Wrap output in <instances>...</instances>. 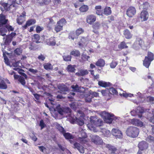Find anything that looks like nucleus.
I'll list each match as a JSON object with an SVG mask.
<instances>
[{"label": "nucleus", "instance_id": "0eeeda50", "mask_svg": "<svg viewBox=\"0 0 154 154\" xmlns=\"http://www.w3.org/2000/svg\"><path fill=\"white\" fill-rule=\"evenodd\" d=\"M144 112L143 109L141 107H138L137 110H133L131 112V115L133 116L138 115L139 118H141L142 115L141 114Z\"/></svg>", "mask_w": 154, "mask_h": 154}, {"label": "nucleus", "instance_id": "4c0bfd02", "mask_svg": "<svg viewBox=\"0 0 154 154\" xmlns=\"http://www.w3.org/2000/svg\"><path fill=\"white\" fill-rule=\"evenodd\" d=\"M44 67L46 70H51L53 68L52 65L51 63H48L44 64Z\"/></svg>", "mask_w": 154, "mask_h": 154}, {"label": "nucleus", "instance_id": "4be33fe9", "mask_svg": "<svg viewBox=\"0 0 154 154\" xmlns=\"http://www.w3.org/2000/svg\"><path fill=\"white\" fill-rule=\"evenodd\" d=\"M105 64V60L102 59H100L96 62V65L97 66L102 67H103Z\"/></svg>", "mask_w": 154, "mask_h": 154}, {"label": "nucleus", "instance_id": "f8f14e48", "mask_svg": "<svg viewBox=\"0 0 154 154\" xmlns=\"http://www.w3.org/2000/svg\"><path fill=\"white\" fill-rule=\"evenodd\" d=\"M136 13L135 8L133 7L129 8L127 10L126 14L129 17H132Z\"/></svg>", "mask_w": 154, "mask_h": 154}, {"label": "nucleus", "instance_id": "f3484780", "mask_svg": "<svg viewBox=\"0 0 154 154\" xmlns=\"http://www.w3.org/2000/svg\"><path fill=\"white\" fill-rule=\"evenodd\" d=\"M138 147L141 150L146 149L148 147V144L145 141L140 142L138 145Z\"/></svg>", "mask_w": 154, "mask_h": 154}, {"label": "nucleus", "instance_id": "58836bf2", "mask_svg": "<svg viewBox=\"0 0 154 154\" xmlns=\"http://www.w3.org/2000/svg\"><path fill=\"white\" fill-rule=\"evenodd\" d=\"M118 64V62L114 60H112L109 64L110 67L111 69L115 68Z\"/></svg>", "mask_w": 154, "mask_h": 154}, {"label": "nucleus", "instance_id": "c85d7f7f", "mask_svg": "<svg viewBox=\"0 0 154 154\" xmlns=\"http://www.w3.org/2000/svg\"><path fill=\"white\" fill-rule=\"evenodd\" d=\"M124 34L125 38L127 39L130 38L132 37V35L130 31L128 29L124 31Z\"/></svg>", "mask_w": 154, "mask_h": 154}, {"label": "nucleus", "instance_id": "1a4fd4ad", "mask_svg": "<svg viewBox=\"0 0 154 154\" xmlns=\"http://www.w3.org/2000/svg\"><path fill=\"white\" fill-rule=\"evenodd\" d=\"M149 14L148 12L145 10L142 11L141 12L140 18L142 22L146 21L149 18Z\"/></svg>", "mask_w": 154, "mask_h": 154}, {"label": "nucleus", "instance_id": "aec40b11", "mask_svg": "<svg viewBox=\"0 0 154 154\" xmlns=\"http://www.w3.org/2000/svg\"><path fill=\"white\" fill-rule=\"evenodd\" d=\"M150 60L148 59L147 56H146L145 59L143 61V65L147 68H149L151 62Z\"/></svg>", "mask_w": 154, "mask_h": 154}, {"label": "nucleus", "instance_id": "423d86ee", "mask_svg": "<svg viewBox=\"0 0 154 154\" xmlns=\"http://www.w3.org/2000/svg\"><path fill=\"white\" fill-rule=\"evenodd\" d=\"M149 45V43L148 42L146 41L145 42L141 39H140L134 43L133 47L136 49L139 48V46L141 47L143 49H144L148 47Z\"/></svg>", "mask_w": 154, "mask_h": 154}, {"label": "nucleus", "instance_id": "5701e85b", "mask_svg": "<svg viewBox=\"0 0 154 154\" xmlns=\"http://www.w3.org/2000/svg\"><path fill=\"white\" fill-rule=\"evenodd\" d=\"M130 44L129 43H125L124 42H121V43L118 45V48L121 50L122 49L126 48H128V45Z\"/></svg>", "mask_w": 154, "mask_h": 154}, {"label": "nucleus", "instance_id": "864d4df0", "mask_svg": "<svg viewBox=\"0 0 154 154\" xmlns=\"http://www.w3.org/2000/svg\"><path fill=\"white\" fill-rule=\"evenodd\" d=\"M62 29L63 27H62V26L58 25L56 26L54 28V30L56 32H57L60 31L62 30Z\"/></svg>", "mask_w": 154, "mask_h": 154}, {"label": "nucleus", "instance_id": "412c9836", "mask_svg": "<svg viewBox=\"0 0 154 154\" xmlns=\"http://www.w3.org/2000/svg\"><path fill=\"white\" fill-rule=\"evenodd\" d=\"M100 24L99 22H97L93 26V27L94 29L93 31L95 33L98 34V32L96 30L100 29Z\"/></svg>", "mask_w": 154, "mask_h": 154}, {"label": "nucleus", "instance_id": "13d9d810", "mask_svg": "<svg viewBox=\"0 0 154 154\" xmlns=\"http://www.w3.org/2000/svg\"><path fill=\"white\" fill-rule=\"evenodd\" d=\"M80 153H84L85 152V149L84 147L81 145L79 146L78 147V148L77 149Z\"/></svg>", "mask_w": 154, "mask_h": 154}, {"label": "nucleus", "instance_id": "774afa93", "mask_svg": "<svg viewBox=\"0 0 154 154\" xmlns=\"http://www.w3.org/2000/svg\"><path fill=\"white\" fill-rule=\"evenodd\" d=\"M43 29V28L42 27H41L39 26H37L36 29V32L37 33L39 32L40 31H42Z\"/></svg>", "mask_w": 154, "mask_h": 154}, {"label": "nucleus", "instance_id": "6e6552de", "mask_svg": "<svg viewBox=\"0 0 154 154\" xmlns=\"http://www.w3.org/2000/svg\"><path fill=\"white\" fill-rule=\"evenodd\" d=\"M89 41V39L87 37H82L81 41L79 42L78 45L79 47L82 48L83 47L86 46Z\"/></svg>", "mask_w": 154, "mask_h": 154}, {"label": "nucleus", "instance_id": "49530a36", "mask_svg": "<svg viewBox=\"0 0 154 154\" xmlns=\"http://www.w3.org/2000/svg\"><path fill=\"white\" fill-rule=\"evenodd\" d=\"M70 54L75 56L78 57L80 56V53L79 51L75 50L71 51Z\"/></svg>", "mask_w": 154, "mask_h": 154}, {"label": "nucleus", "instance_id": "b1692460", "mask_svg": "<svg viewBox=\"0 0 154 154\" xmlns=\"http://www.w3.org/2000/svg\"><path fill=\"white\" fill-rule=\"evenodd\" d=\"M8 20L6 19L5 16L1 14H0V23L5 24L7 22Z\"/></svg>", "mask_w": 154, "mask_h": 154}, {"label": "nucleus", "instance_id": "6ab92c4d", "mask_svg": "<svg viewBox=\"0 0 154 154\" xmlns=\"http://www.w3.org/2000/svg\"><path fill=\"white\" fill-rule=\"evenodd\" d=\"M59 89L61 91V93L66 94L64 92L67 91H69L68 88L65 85H60L58 86Z\"/></svg>", "mask_w": 154, "mask_h": 154}, {"label": "nucleus", "instance_id": "bb28decb", "mask_svg": "<svg viewBox=\"0 0 154 154\" xmlns=\"http://www.w3.org/2000/svg\"><path fill=\"white\" fill-rule=\"evenodd\" d=\"M98 85L100 86L103 87H106L109 86V83L102 81H99Z\"/></svg>", "mask_w": 154, "mask_h": 154}, {"label": "nucleus", "instance_id": "f704fd0d", "mask_svg": "<svg viewBox=\"0 0 154 154\" xmlns=\"http://www.w3.org/2000/svg\"><path fill=\"white\" fill-rule=\"evenodd\" d=\"M66 139H73L74 137L71 134L69 133H65L63 134Z\"/></svg>", "mask_w": 154, "mask_h": 154}, {"label": "nucleus", "instance_id": "79ce46f5", "mask_svg": "<svg viewBox=\"0 0 154 154\" xmlns=\"http://www.w3.org/2000/svg\"><path fill=\"white\" fill-rule=\"evenodd\" d=\"M19 62L17 61L16 63H13V66L15 67L14 69L16 71H17L18 73H19Z\"/></svg>", "mask_w": 154, "mask_h": 154}, {"label": "nucleus", "instance_id": "72a5a7b5", "mask_svg": "<svg viewBox=\"0 0 154 154\" xmlns=\"http://www.w3.org/2000/svg\"><path fill=\"white\" fill-rule=\"evenodd\" d=\"M76 33L73 32H71L69 34L68 38L70 39L73 40L75 38H76Z\"/></svg>", "mask_w": 154, "mask_h": 154}, {"label": "nucleus", "instance_id": "69168bd1", "mask_svg": "<svg viewBox=\"0 0 154 154\" xmlns=\"http://www.w3.org/2000/svg\"><path fill=\"white\" fill-rule=\"evenodd\" d=\"M14 55L15 56L19 55V48H17L14 51Z\"/></svg>", "mask_w": 154, "mask_h": 154}, {"label": "nucleus", "instance_id": "9d476101", "mask_svg": "<svg viewBox=\"0 0 154 154\" xmlns=\"http://www.w3.org/2000/svg\"><path fill=\"white\" fill-rule=\"evenodd\" d=\"M112 133L117 138H121L122 137V134L121 131L117 128L112 129Z\"/></svg>", "mask_w": 154, "mask_h": 154}, {"label": "nucleus", "instance_id": "39448f33", "mask_svg": "<svg viewBox=\"0 0 154 154\" xmlns=\"http://www.w3.org/2000/svg\"><path fill=\"white\" fill-rule=\"evenodd\" d=\"M79 131H80L79 134L80 137H78V141L81 143H85L88 141L86 134L82 129L80 128Z\"/></svg>", "mask_w": 154, "mask_h": 154}, {"label": "nucleus", "instance_id": "680f3d73", "mask_svg": "<svg viewBox=\"0 0 154 154\" xmlns=\"http://www.w3.org/2000/svg\"><path fill=\"white\" fill-rule=\"evenodd\" d=\"M122 96L125 97H131L133 96V94L131 93H123L122 94Z\"/></svg>", "mask_w": 154, "mask_h": 154}, {"label": "nucleus", "instance_id": "2f4dec72", "mask_svg": "<svg viewBox=\"0 0 154 154\" xmlns=\"http://www.w3.org/2000/svg\"><path fill=\"white\" fill-rule=\"evenodd\" d=\"M12 39L11 35H7L5 42V44L6 45H8L11 42Z\"/></svg>", "mask_w": 154, "mask_h": 154}, {"label": "nucleus", "instance_id": "de8ad7c7", "mask_svg": "<svg viewBox=\"0 0 154 154\" xmlns=\"http://www.w3.org/2000/svg\"><path fill=\"white\" fill-rule=\"evenodd\" d=\"M36 22V21L35 19H31L28 20L27 22V25L28 26H29L32 24H34Z\"/></svg>", "mask_w": 154, "mask_h": 154}, {"label": "nucleus", "instance_id": "8fccbe9b", "mask_svg": "<svg viewBox=\"0 0 154 154\" xmlns=\"http://www.w3.org/2000/svg\"><path fill=\"white\" fill-rule=\"evenodd\" d=\"M84 32V31L81 28H79L75 31L76 35L77 36L79 35L80 34L83 33Z\"/></svg>", "mask_w": 154, "mask_h": 154}, {"label": "nucleus", "instance_id": "20e7f679", "mask_svg": "<svg viewBox=\"0 0 154 154\" xmlns=\"http://www.w3.org/2000/svg\"><path fill=\"white\" fill-rule=\"evenodd\" d=\"M139 130L137 127L130 126L128 128L126 131V134L127 136L132 137H137L139 134Z\"/></svg>", "mask_w": 154, "mask_h": 154}, {"label": "nucleus", "instance_id": "473e14b6", "mask_svg": "<svg viewBox=\"0 0 154 154\" xmlns=\"http://www.w3.org/2000/svg\"><path fill=\"white\" fill-rule=\"evenodd\" d=\"M102 132L103 133L104 136L107 137H109L111 135V133L110 131L109 130H106V129H104L102 130Z\"/></svg>", "mask_w": 154, "mask_h": 154}, {"label": "nucleus", "instance_id": "f03ea898", "mask_svg": "<svg viewBox=\"0 0 154 154\" xmlns=\"http://www.w3.org/2000/svg\"><path fill=\"white\" fill-rule=\"evenodd\" d=\"M18 1L19 0H9L8 2L9 3V2H11V5L7 3H2V7H1V10L2 11H9L12 7H17L19 5Z\"/></svg>", "mask_w": 154, "mask_h": 154}, {"label": "nucleus", "instance_id": "cd10ccee", "mask_svg": "<svg viewBox=\"0 0 154 154\" xmlns=\"http://www.w3.org/2000/svg\"><path fill=\"white\" fill-rule=\"evenodd\" d=\"M7 29L6 28V25L1 28H0V34L2 36H4L6 35L5 33L7 32Z\"/></svg>", "mask_w": 154, "mask_h": 154}, {"label": "nucleus", "instance_id": "dca6fc26", "mask_svg": "<svg viewBox=\"0 0 154 154\" xmlns=\"http://www.w3.org/2000/svg\"><path fill=\"white\" fill-rule=\"evenodd\" d=\"M96 20V17L93 15H91L87 16L86 21L87 23L90 24H92Z\"/></svg>", "mask_w": 154, "mask_h": 154}, {"label": "nucleus", "instance_id": "3c124183", "mask_svg": "<svg viewBox=\"0 0 154 154\" xmlns=\"http://www.w3.org/2000/svg\"><path fill=\"white\" fill-rule=\"evenodd\" d=\"M108 91L111 94H117V91L115 88H110Z\"/></svg>", "mask_w": 154, "mask_h": 154}, {"label": "nucleus", "instance_id": "a19ab883", "mask_svg": "<svg viewBox=\"0 0 154 154\" xmlns=\"http://www.w3.org/2000/svg\"><path fill=\"white\" fill-rule=\"evenodd\" d=\"M7 86L6 83L3 80H2L1 82H0V89H7Z\"/></svg>", "mask_w": 154, "mask_h": 154}, {"label": "nucleus", "instance_id": "0e129e2a", "mask_svg": "<svg viewBox=\"0 0 154 154\" xmlns=\"http://www.w3.org/2000/svg\"><path fill=\"white\" fill-rule=\"evenodd\" d=\"M102 94L103 96H106L109 93V91L108 90H102L101 91Z\"/></svg>", "mask_w": 154, "mask_h": 154}, {"label": "nucleus", "instance_id": "e433bc0d", "mask_svg": "<svg viewBox=\"0 0 154 154\" xmlns=\"http://www.w3.org/2000/svg\"><path fill=\"white\" fill-rule=\"evenodd\" d=\"M56 127L57 129L62 134H63L65 131L64 128L60 126V124L58 123L56 124Z\"/></svg>", "mask_w": 154, "mask_h": 154}, {"label": "nucleus", "instance_id": "9b49d317", "mask_svg": "<svg viewBox=\"0 0 154 154\" xmlns=\"http://www.w3.org/2000/svg\"><path fill=\"white\" fill-rule=\"evenodd\" d=\"M91 141L96 144H101L103 142L102 139L96 135L92 136L91 137Z\"/></svg>", "mask_w": 154, "mask_h": 154}, {"label": "nucleus", "instance_id": "c03bdc74", "mask_svg": "<svg viewBox=\"0 0 154 154\" xmlns=\"http://www.w3.org/2000/svg\"><path fill=\"white\" fill-rule=\"evenodd\" d=\"M75 65H69L67 67V69L68 71L71 72H74L75 69Z\"/></svg>", "mask_w": 154, "mask_h": 154}, {"label": "nucleus", "instance_id": "4d7b16f0", "mask_svg": "<svg viewBox=\"0 0 154 154\" xmlns=\"http://www.w3.org/2000/svg\"><path fill=\"white\" fill-rule=\"evenodd\" d=\"M71 87L73 89L74 91L79 92V87L77 85H72L71 86Z\"/></svg>", "mask_w": 154, "mask_h": 154}, {"label": "nucleus", "instance_id": "5fc2aeb1", "mask_svg": "<svg viewBox=\"0 0 154 154\" xmlns=\"http://www.w3.org/2000/svg\"><path fill=\"white\" fill-rule=\"evenodd\" d=\"M93 98V97L91 95H88L85 98V101L86 102L90 103L91 101V99Z\"/></svg>", "mask_w": 154, "mask_h": 154}, {"label": "nucleus", "instance_id": "338daca9", "mask_svg": "<svg viewBox=\"0 0 154 154\" xmlns=\"http://www.w3.org/2000/svg\"><path fill=\"white\" fill-rule=\"evenodd\" d=\"M38 59L42 61H44L45 58V57L42 54H41L38 57Z\"/></svg>", "mask_w": 154, "mask_h": 154}, {"label": "nucleus", "instance_id": "393cba45", "mask_svg": "<svg viewBox=\"0 0 154 154\" xmlns=\"http://www.w3.org/2000/svg\"><path fill=\"white\" fill-rule=\"evenodd\" d=\"M88 73V72L87 70H81L79 72L76 73V74L79 76H83Z\"/></svg>", "mask_w": 154, "mask_h": 154}, {"label": "nucleus", "instance_id": "a878e982", "mask_svg": "<svg viewBox=\"0 0 154 154\" xmlns=\"http://www.w3.org/2000/svg\"><path fill=\"white\" fill-rule=\"evenodd\" d=\"M106 147L110 150V152L111 153H115V152L116 150V149L115 147L110 144L106 145Z\"/></svg>", "mask_w": 154, "mask_h": 154}, {"label": "nucleus", "instance_id": "a18cd8bd", "mask_svg": "<svg viewBox=\"0 0 154 154\" xmlns=\"http://www.w3.org/2000/svg\"><path fill=\"white\" fill-rule=\"evenodd\" d=\"M69 141L71 143H73V148L74 149H76L78 148V147L81 145L80 144L77 142H75L73 143L72 141L71 140H70Z\"/></svg>", "mask_w": 154, "mask_h": 154}, {"label": "nucleus", "instance_id": "09e8293b", "mask_svg": "<svg viewBox=\"0 0 154 154\" xmlns=\"http://www.w3.org/2000/svg\"><path fill=\"white\" fill-rule=\"evenodd\" d=\"M27 58V57L25 55H21L20 56V61L22 60L23 61V63H26V60ZM21 63L22 64V61H21Z\"/></svg>", "mask_w": 154, "mask_h": 154}, {"label": "nucleus", "instance_id": "a211bd4d", "mask_svg": "<svg viewBox=\"0 0 154 154\" xmlns=\"http://www.w3.org/2000/svg\"><path fill=\"white\" fill-rule=\"evenodd\" d=\"M45 43L47 45H49L54 46L56 44V41L54 37H51L50 38L46 39Z\"/></svg>", "mask_w": 154, "mask_h": 154}, {"label": "nucleus", "instance_id": "603ef678", "mask_svg": "<svg viewBox=\"0 0 154 154\" xmlns=\"http://www.w3.org/2000/svg\"><path fill=\"white\" fill-rule=\"evenodd\" d=\"M147 141L151 143H154V137L151 136H149L146 139Z\"/></svg>", "mask_w": 154, "mask_h": 154}, {"label": "nucleus", "instance_id": "052dcab7", "mask_svg": "<svg viewBox=\"0 0 154 154\" xmlns=\"http://www.w3.org/2000/svg\"><path fill=\"white\" fill-rule=\"evenodd\" d=\"M6 28L7 29L8 31H13L14 30V28L11 26L9 25H6Z\"/></svg>", "mask_w": 154, "mask_h": 154}, {"label": "nucleus", "instance_id": "6e6d98bb", "mask_svg": "<svg viewBox=\"0 0 154 154\" xmlns=\"http://www.w3.org/2000/svg\"><path fill=\"white\" fill-rule=\"evenodd\" d=\"M63 60L66 61H70L72 58L71 56L69 55L63 56Z\"/></svg>", "mask_w": 154, "mask_h": 154}, {"label": "nucleus", "instance_id": "c9c22d12", "mask_svg": "<svg viewBox=\"0 0 154 154\" xmlns=\"http://www.w3.org/2000/svg\"><path fill=\"white\" fill-rule=\"evenodd\" d=\"M66 21L64 19L62 18L59 21H58L57 23V25L61 26L63 27V26L66 24Z\"/></svg>", "mask_w": 154, "mask_h": 154}, {"label": "nucleus", "instance_id": "37998d69", "mask_svg": "<svg viewBox=\"0 0 154 154\" xmlns=\"http://www.w3.org/2000/svg\"><path fill=\"white\" fill-rule=\"evenodd\" d=\"M147 57L150 61H152L154 59V54L151 52H148V56Z\"/></svg>", "mask_w": 154, "mask_h": 154}, {"label": "nucleus", "instance_id": "7c9ffc66", "mask_svg": "<svg viewBox=\"0 0 154 154\" xmlns=\"http://www.w3.org/2000/svg\"><path fill=\"white\" fill-rule=\"evenodd\" d=\"M112 13L111 8L109 7H106L104 9V14L105 15H108Z\"/></svg>", "mask_w": 154, "mask_h": 154}, {"label": "nucleus", "instance_id": "c756f323", "mask_svg": "<svg viewBox=\"0 0 154 154\" xmlns=\"http://www.w3.org/2000/svg\"><path fill=\"white\" fill-rule=\"evenodd\" d=\"M40 36L37 34H35L32 36V40L33 41L35 42L36 43H39L40 42L38 41L40 39Z\"/></svg>", "mask_w": 154, "mask_h": 154}, {"label": "nucleus", "instance_id": "4468645a", "mask_svg": "<svg viewBox=\"0 0 154 154\" xmlns=\"http://www.w3.org/2000/svg\"><path fill=\"white\" fill-rule=\"evenodd\" d=\"M131 124L137 126L141 127L143 126V123L137 119H133L131 120Z\"/></svg>", "mask_w": 154, "mask_h": 154}, {"label": "nucleus", "instance_id": "7ed1b4c3", "mask_svg": "<svg viewBox=\"0 0 154 154\" xmlns=\"http://www.w3.org/2000/svg\"><path fill=\"white\" fill-rule=\"evenodd\" d=\"M100 115L104 121L107 123H111L113 120L116 121L117 118L112 114L103 111L101 112Z\"/></svg>", "mask_w": 154, "mask_h": 154}, {"label": "nucleus", "instance_id": "f257e3e1", "mask_svg": "<svg viewBox=\"0 0 154 154\" xmlns=\"http://www.w3.org/2000/svg\"><path fill=\"white\" fill-rule=\"evenodd\" d=\"M102 120L95 116H91L90 118V123L87 125L88 128L94 132L97 131L96 127L100 126L102 125Z\"/></svg>", "mask_w": 154, "mask_h": 154}, {"label": "nucleus", "instance_id": "e2e57ef3", "mask_svg": "<svg viewBox=\"0 0 154 154\" xmlns=\"http://www.w3.org/2000/svg\"><path fill=\"white\" fill-rule=\"evenodd\" d=\"M45 125H46L44 123L43 120H41L40 121L39 124V126L41 127V129L42 130L44 128Z\"/></svg>", "mask_w": 154, "mask_h": 154}, {"label": "nucleus", "instance_id": "bf43d9fd", "mask_svg": "<svg viewBox=\"0 0 154 154\" xmlns=\"http://www.w3.org/2000/svg\"><path fill=\"white\" fill-rule=\"evenodd\" d=\"M149 6V4L147 2H146L142 5H141V8L144 9H146L148 8Z\"/></svg>", "mask_w": 154, "mask_h": 154}, {"label": "nucleus", "instance_id": "ddd939ff", "mask_svg": "<svg viewBox=\"0 0 154 154\" xmlns=\"http://www.w3.org/2000/svg\"><path fill=\"white\" fill-rule=\"evenodd\" d=\"M84 117L83 116H81L78 118L75 117L73 119L74 122L80 125H82L84 124Z\"/></svg>", "mask_w": 154, "mask_h": 154}, {"label": "nucleus", "instance_id": "2eb2a0df", "mask_svg": "<svg viewBox=\"0 0 154 154\" xmlns=\"http://www.w3.org/2000/svg\"><path fill=\"white\" fill-rule=\"evenodd\" d=\"M22 71V69H20V75L23 76L22 77L20 76V83L24 86L26 84V81L25 79H27V76L24 73L20 72Z\"/></svg>", "mask_w": 154, "mask_h": 154}, {"label": "nucleus", "instance_id": "ea45409f", "mask_svg": "<svg viewBox=\"0 0 154 154\" xmlns=\"http://www.w3.org/2000/svg\"><path fill=\"white\" fill-rule=\"evenodd\" d=\"M88 6L84 5L82 6L79 8L80 11L82 12H86L88 10Z\"/></svg>", "mask_w": 154, "mask_h": 154}]
</instances>
